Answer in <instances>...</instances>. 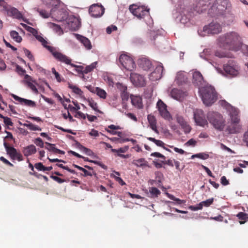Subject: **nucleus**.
Listing matches in <instances>:
<instances>
[{
    "instance_id": "obj_57",
    "label": "nucleus",
    "mask_w": 248,
    "mask_h": 248,
    "mask_svg": "<svg viewBox=\"0 0 248 248\" xmlns=\"http://www.w3.org/2000/svg\"><path fill=\"white\" fill-rule=\"evenodd\" d=\"M50 177L52 179H53L54 180L56 181V182H57L59 184H61V183H62L63 182H66V180H65L64 179H61V178H60V177H59L58 176H56L51 175Z\"/></svg>"
},
{
    "instance_id": "obj_64",
    "label": "nucleus",
    "mask_w": 248,
    "mask_h": 248,
    "mask_svg": "<svg viewBox=\"0 0 248 248\" xmlns=\"http://www.w3.org/2000/svg\"><path fill=\"white\" fill-rule=\"evenodd\" d=\"M16 70L20 75H24L26 72L25 70L23 69L18 65H17L16 66Z\"/></svg>"
},
{
    "instance_id": "obj_15",
    "label": "nucleus",
    "mask_w": 248,
    "mask_h": 248,
    "mask_svg": "<svg viewBox=\"0 0 248 248\" xmlns=\"http://www.w3.org/2000/svg\"><path fill=\"white\" fill-rule=\"evenodd\" d=\"M163 70L164 67L162 65H157L154 71L150 75V79L153 81H155L160 79L162 77Z\"/></svg>"
},
{
    "instance_id": "obj_40",
    "label": "nucleus",
    "mask_w": 248,
    "mask_h": 248,
    "mask_svg": "<svg viewBox=\"0 0 248 248\" xmlns=\"http://www.w3.org/2000/svg\"><path fill=\"white\" fill-rule=\"evenodd\" d=\"M237 217L239 219L243 220L240 221V224H244L246 222V220L248 219V215L244 212H239L237 215Z\"/></svg>"
},
{
    "instance_id": "obj_13",
    "label": "nucleus",
    "mask_w": 248,
    "mask_h": 248,
    "mask_svg": "<svg viewBox=\"0 0 248 248\" xmlns=\"http://www.w3.org/2000/svg\"><path fill=\"white\" fill-rule=\"evenodd\" d=\"M192 83L198 88L199 96L202 97V74L199 71L193 72Z\"/></svg>"
},
{
    "instance_id": "obj_31",
    "label": "nucleus",
    "mask_w": 248,
    "mask_h": 248,
    "mask_svg": "<svg viewBox=\"0 0 248 248\" xmlns=\"http://www.w3.org/2000/svg\"><path fill=\"white\" fill-rule=\"evenodd\" d=\"M88 102L89 105L94 111H95L99 113H101V114L103 113L102 111H101V110L98 109L97 103L96 102H95L93 99H88Z\"/></svg>"
},
{
    "instance_id": "obj_38",
    "label": "nucleus",
    "mask_w": 248,
    "mask_h": 248,
    "mask_svg": "<svg viewBox=\"0 0 248 248\" xmlns=\"http://www.w3.org/2000/svg\"><path fill=\"white\" fill-rule=\"evenodd\" d=\"M68 87L72 90L73 92L77 94L81 95L83 93V92L76 85L72 84H69Z\"/></svg>"
},
{
    "instance_id": "obj_61",
    "label": "nucleus",
    "mask_w": 248,
    "mask_h": 248,
    "mask_svg": "<svg viewBox=\"0 0 248 248\" xmlns=\"http://www.w3.org/2000/svg\"><path fill=\"white\" fill-rule=\"evenodd\" d=\"M29 32L32 33V34L35 37L38 33V31L34 28L30 27H28V31Z\"/></svg>"
},
{
    "instance_id": "obj_51",
    "label": "nucleus",
    "mask_w": 248,
    "mask_h": 248,
    "mask_svg": "<svg viewBox=\"0 0 248 248\" xmlns=\"http://www.w3.org/2000/svg\"><path fill=\"white\" fill-rule=\"evenodd\" d=\"M95 66L93 65V63H92L90 65L87 66L85 68H84V74H87L92 71L94 68Z\"/></svg>"
},
{
    "instance_id": "obj_14",
    "label": "nucleus",
    "mask_w": 248,
    "mask_h": 248,
    "mask_svg": "<svg viewBox=\"0 0 248 248\" xmlns=\"http://www.w3.org/2000/svg\"><path fill=\"white\" fill-rule=\"evenodd\" d=\"M130 80L136 86L143 87L145 85L144 77L137 73H131Z\"/></svg>"
},
{
    "instance_id": "obj_36",
    "label": "nucleus",
    "mask_w": 248,
    "mask_h": 248,
    "mask_svg": "<svg viewBox=\"0 0 248 248\" xmlns=\"http://www.w3.org/2000/svg\"><path fill=\"white\" fill-rule=\"evenodd\" d=\"M11 37L16 42L20 43L22 40V37L19 35L18 33L15 31H12L10 32Z\"/></svg>"
},
{
    "instance_id": "obj_9",
    "label": "nucleus",
    "mask_w": 248,
    "mask_h": 248,
    "mask_svg": "<svg viewBox=\"0 0 248 248\" xmlns=\"http://www.w3.org/2000/svg\"><path fill=\"white\" fill-rule=\"evenodd\" d=\"M129 9L133 15L139 19L142 18L149 14V10L146 9L144 6L132 5L129 6Z\"/></svg>"
},
{
    "instance_id": "obj_18",
    "label": "nucleus",
    "mask_w": 248,
    "mask_h": 248,
    "mask_svg": "<svg viewBox=\"0 0 248 248\" xmlns=\"http://www.w3.org/2000/svg\"><path fill=\"white\" fill-rule=\"evenodd\" d=\"M139 65L144 70H149L152 66V64L150 60L147 58H141L139 60Z\"/></svg>"
},
{
    "instance_id": "obj_7",
    "label": "nucleus",
    "mask_w": 248,
    "mask_h": 248,
    "mask_svg": "<svg viewBox=\"0 0 248 248\" xmlns=\"http://www.w3.org/2000/svg\"><path fill=\"white\" fill-rule=\"evenodd\" d=\"M48 51L58 61L67 65H71L72 59L65 54L58 51L54 47H48Z\"/></svg>"
},
{
    "instance_id": "obj_17",
    "label": "nucleus",
    "mask_w": 248,
    "mask_h": 248,
    "mask_svg": "<svg viewBox=\"0 0 248 248\" xmlns=\"http://www.w3.org/2000/svg\"><path fill=\"white\" fill-rule=\"evenodd\" d=\"M12 96L15 100L19 102L22 105L32 108L36 106L35 102L33 101L20 97L14 94H12Z\"/></svg>"
},
{
    "instance_id": "obj_46",
    "label": "nucleus",
    "mask_w": 248,
    "mask_h": 248,
    "mask_svg": "<svg viewBox=\"0 0 248 248\" xmlns=\"http://www.w3.org/2000/svg\"><path fill=\"white\" fill-rule=\"evenodd\" d=\"M11 13L17 18H20L22 17L21 14L16 8H12L11 9Z\"/></svg>"
},
{
    "instance_id": "obj_4",
    "label": "nucleus",
    "mask_w": 248,
    "mask_h": 248,
    "mask_svg": "<svg viewBox=\"0 0 248 248\" xmlns=\"http://www.w3.org/2000/svg\"><path fill=\"white\" fill-rule=\"evenodd\" d=\"M207 117L209 123L216 130H223L226 125V120L221 113L217 111H209Z\"/></svg>"
},
{
    "instance_id": "obj_20",
    "label": "nucleus",
    "mask_w": 248,
    "mask_h": 248,
    "mask_svg": "<svg viewBox=\"0 0 248 248\" xmlns=\"http://www.w3.org/2000/svg\"><path fill=\"white\" fill-rule=\"evenodd\" d=\"M232 62L229 61V64H224L223 68L225 72L227 74L232 76H236L238 74V71L236 69L234 65H232Z\"/></svg>"
},
{
    "instance_id": "obj_63",
    "label": "nucleus",
    "mask_w": 248,
    "mask_h": 248,
    "mask_svg": "<svg viewBox=\"0 0 248 248\" xmlns=\"http://www.w3.org/2000/svg\"><path fill=\"white\" fill-rule=\"evenodd\" d=\"M240 48L242 49L243 53L248 56V46L241 44Z\"/></svg>"
},
{
    "instance_id": "obj_27",
    "label": "nucleus",
    "mask_w": 248,
    "mask_h": 248,
    "mask_svg": "<svg viewBox=\"0 0 248 248\" xmlns=\"http://www.w3.org/2000/svg\"><path fill=\"white\" fill-rule=\"evenodd\" d=\"M46 144L47 145L45 148L50 152H52L55 154H59L61 155H64L65 152L61 150L56 148L55 145L54 144L50 143L47 142H45Z\"/></svg>"
},
{
    "instance_id": "obj_30",
    "label": "nucleus",
    "mask_w": 248,
    "mask_h": 248,
    "mask_svg": "<svg viewBox=\"0 0 248 248\" xmlns=\"http://www.w3.org/2000/svg\"><path fill=\"white\" fill-rule=\"evenodd\" d=\"M149 192L151 198H157L161 194L160 190L155 187H149Z\"/></svg>"
},
{
    "instance_id": "obj_6",
    "label": "nucleus",
    "mask_w": 248,
    "mask_h": 248,
    "mask_svg": "<svg viewBox=\"0 0 248 248\" xmlns=\"http://www.w3.org/2000/svg\"><path fill=\"white\" fill-rule=\"evenodd\" d=\"M119 62L126 70L131 71L136 68L133 58L125 53L122 54L119 57Z\"/></svg>"
},
{
    "instance_id": "obj_49",
    "label": "nucleus",
    "mask_w": 248,
    "mask_h": 248,
    "mask_svg": "<svg viewBox=\"0 0 248 248\" xmlns=\"http://www.w3.org/2000/svg\"><path fill=\"white\" fill-rule=\"evenodd\" d=\"M25 54L28 57V58L31 61L34 60L33 56L31 54V51L27 48L23 49Z\"/></svg>"
},
{
    "instance_id": "obj_8",
    "label": "nucleus",
    "mask_w": 248,
    "mask_h": 248,
    "mask_svg": "<svg viewBox=\"0 0 248 248\" xmlns=\"http://www.w3.org/2000/svg\"><path fill=\"white\" fill-rule=\"evenodd\" d=\"M156 107L160 116L169 122L172 120V118L170 113L167 110V105L161 100L159 99L157 101L156 104Z\"/></svg>"
},
{
    "instance_id": "obj_19",
    "label": "nucleus",
    "mask_w": 248,
    "mask_h": 248,
    "mask_svg": "<svg viewBox=\"0 0 248 248\" xmlns=\"http://www.w3.org/2000/svg\"><path fill=\"white\" fill-rule=\"evenodd\" d=\"M76 38L83 44L84 47L87 50H90L92 48V46L90 40L87 37L81 35L76 34Z\"/></svg>"
},
{
    "instance_id": "obj_1",
    "label": "nucleus",
    "mask_w": 248,
    "mask_h": 248,
    "mask_svg": "<svg viewBox=\"0 0 248 248\" xmlns=\"http://www.w3.org/2000/svg\"><path fill=\"white\" fill-rule=\"evenodd\" d=\"M218 104L227 111L230 117L231 123L227 127V131L230 134L239 132L241 126L239 124L240 119L239 116V111L238 109L232 106L225 100H220Z\"/></svg>"
},
{
    "instance_id": "obj_2",
    "label": "nucleus",
    "mask_w": 248,
    "mask_h": 248,
    "mask_svg": "<svg viewBox=\"0 0 248 248\" xmlns=\"http://www.w3.org/2000/svg\"><path fill=\"white\" fill-rule=\"evenodd\" d=\"M241 44V37L234 31L220 35L217 39L218 46L225 49L237 51L240 48Z\"/></svg>"
},
{
    "instance_id": "obj_3",
    "label": "nucleus",
    "mask_w": 248,
    "mask_h": 248,
    "mask_svg": "<svg viewBox=\"0 0 248 248\" xmlns=\"http://www.w3.org/2000/svg\"><path fill=\"white\" fill-rule=\"evenodd\" d=\"M218 95L214 87L206 85L202 80V103L205 106H212L217 100Z\"/></svg>"
},
{
    "instance_id": "obj_59",
    "label": "nucleus",
    "mask_w": 248,
    "mask_h": 248,
    "mask_svg": "<svg viewBox=\"0 0 248 248\" xmlns=\"http://www.w3.org/2000/svg\"><path fill=\"white\" fill-rule=\"evenodd\" d=\"M39 14L44 18H48L50 15V13L43 10H40Z\"/></svg>"
},
{
    "instance_id": "obj_28",
    "label": "nucleus",
    "mask_w": 248,
    "mask_h": 248,
    "mask_svg": "<svg viewBox=\"0 0 248 248\" xmlns=\"http://www.w3.org/2000/svg\"><path fill=\"white\" fill-rule=\"evenodd\" d=\"M175 80L178 84L181 85L187 81V78L185 73L179 72L177 74Z\"/></svg>"
},
{
    "instance_id": "obj_24",
    "label": "nucleus",
    "mask_w": 248,
    "mask_h": 248,
    "mask_svg": "<svg viewBox=\"0 0 248 248\" xmlns=\"http://www.w3.org/2000/svg\"><path fill=\"white\" fill-rule=\"evenodd\" d=\"M25 156H28L36 152V148L34 145H30L24 148L23 150Z\"/></svg>"
},
{
    "instance_id": "obj_50",
    "label": "nucleus",
    "mask_w": 248,
    "mask_h": 248,
    "mask_svg": "<svg viewBox=\"0 0 248 248\" xmlns=\"http://www.w3.org/2000/svg\"><path fill=\"white\" fill-rule=\"evenodd\" d=\"M34 143L38 146L41 148L44 147V142L40 138H37L35 139Z\"/></svg>"
},
{
    "instance_id": "obj_58",
    "label": "nucleus",
    "mask_w": 248,
    "mask_h": 248,
    "mask_svg": "<svg viewBox=\"0 0 248 248\" xmlns=\"http://www.w3.org/2000/svg\"><path fill=\"white\" fill-rule=\"evenodd\" d=\"M117 87L121 93L127 92V87L121 83H118L117 84Z\"/></svg>"
},
{
    "instance_id": "obj_44",
    "label": "nucleus",
    "mask_w": 248,
    "mask_h": 248,
    "mask_svg": "<svg viewBox=\"0 0 248 248\" xmlns=\"http://www.w3.org/2000/svg\"><path fill=\"white\" fill-rule=\"evenodd\" d=\"M44 2L48 5V7H55L58 3V0H45Z\"/></svg>"
},
{
    "instance_id": "obj_32",
    "label": "nucleus",
    "mask_w": 248,
    "mask_h": 248,
    "mask_svg": "<svg viewBox=\"0 0 248 248\" xmlns=\"http://www.w3.org/2000/svg\"><path fill=\"white\" fill-rule=\"evenodd\" d=\"M147 139L149 140L154 142L157 146L161 147L163 148L164 149H165L167 151H170V150L169 149H168L164 147L165 144L162 141H161L160 140H156L154 138H152V137L147 138Z\"/></svg>"
},
{
    "instance_id": "obj_25",
    "label": "nucleus",
    "mask_w": 248,
    "mask_h": 248,
    "mask_svg": "<svg viewBox=\"0 0 248 248\" xmlns=\"http://www.w3.org/2000/svg\"><path fill=\"white\" fill-rule=\"evenodd\" d=\"M132 164L137 167H141L142 168L149 167L148 162L143 158L134 160L132 162Z\"/></svg>"
},
{
    "instance_id": "obj_48",
    "label": "nucleus",
    "mask_w": 248,
    "mask_h": 248,
    "mask_svg": "<svg viewBox=\"0 0 248 248\" xmlns=\"http://www.w3.org/2000/svg\"><path fill=\"white\" fill-rule=\"evenodd\" d=\"M81 171H82V172H84V174H81V175L85 177L87 176H92L93 175L96 174V173L95 172V171H89L83 168H82V170H81Z\"/></svg>"
},
{
    "instance_id": "obj_11",
    "label": "nucleus",
    "mask_w": 248,
    "mask_h": 248,
    "mask_svg": "<svg viewBox=\"0 0 248 248\" xmlns=\"http://www.w3.org/2000/svg\"><path fill=\"white\" fill-rule=\"evenodd\" d=\"M105 11L103 6L98 3L92 5L89 8V13L92 17H98L102 16Z\"/></svg>"
},
{
    "instance_id": "obj_35",
    "label": "nucleus",
    "mask_w": 248,
    "mask_h": 248,
    "mask_svg": "<svg viewBox=\"0 0 248 248\" xmlns=\"http://www.w3.org/2000/svg\"><path fill=\"white\" fill-rule=\"evenodd\" d=\"M68 24L74 30L78 29L79 27V22L77 18H73L69 19Z\"/></svg>"
},
{
    "instance_id": "obj_16",
    "label": "nucleus",
    "mask_w": 248,
    "mask_h": 248,
    "mask_svg": "<svg viewBox=\"0 0 248 248\" xmlns=\"http://www.w3.org/2000/svg\"><path fill=\"white\" fill-rule=\"evenodd\" d=\"M177 122L179 124L185 133H188L191 131V128L184 117L179 114L176 115Z\"/></svg>"
},
{
    "instance_id": "obj_10",
    "label": "nucleus",
    "mask_w": 248,
    "mask_h": 248,
    "mask_svg": "<svg viewBox=\"0 0 248 248\" xmlns=\"http://www.w3.org/2000/svg\"><path fill=\"white\" fill-rule=\"evenodd\" d=\"M222 31V27L220 24L217 22H212L208 25L205 26L202 31L207 34H217Z\"/></svg>"
},
{
    "instance_id": "obj_12",
    "label": "nucleus",
    "mask_w": 248,
    "mask_h": 248,
    "mask_svg": "<svg viewBox=\"0 0 248 248\" xmlns=\"http://www.w3.org/2000/svg\"><path fill=\"white\" fill-rule=\"evenodd\" d=\"M4 146L7 154L12 159H16L18 161H21L23 160L22 155L20 153L17 152L16 149L14 147L9 146L6 142L4 143Z\"/></svg>"
},
{
    "instance_id": "obj_53",
    "label": "nucleus",
    "mask_w": 248,
    "mask_h": 248,
    "mask_svg": "<svg viewBox=\"0 0 248 248\" xmlns=\"http://www.w3.org/2000/svg\"><path fill=\"white\" fill-rule=\"evenodd\" d=\"M214 202V198H210L205 201H202V206L208 207L213 203Z\"/></svg>"
},
{
    "instance_id": "obj_23",
    "label": "nucleus",
    "mask_w": 248,
    "mask_h": 248,
    "mask_svg": "<svg viewBox=\"0 0 248 248\" xmlns=\"http://www.w3.org/2000/svg\"><path fill=\"white\" fill-rule=\"evenodd\" d=\"M170 94L172 97L178 100H180L185 96L184 93L178 89H172L170 92Z\"/></svg>"
},
{
    "instance_id": "obj_5",
    "label": "nucleus",
    "mask_w": 248,
    "mask_h": 248,
    "mask_svg": "<svg viewBox=\"0 0 248 248\" xmlns=\"http://www.w3.org/2000/svg\"><path fill=\"white\" fill-rule=\"evenodd\" d=\"M230 5L228 0H217L209 9V12L212 16L222 15Z\"/></svg>"
},
{
    "instance_id": "obj_34",
    "label": "nucleus",
    "mask_w": 248,
    "mask_h": 248,
    "mask_svg": "<svg viewBox=\"0 0 248 248\" xmlns=\"http://www.w3.org/2000/svg\"><path fill=\"white\" fill-rule=\"evenodd\" d=\"M35 38L40 42L41 43L42 46L46 48L48 50V47H52L51 46H49L47 45V42L46 41L40 34L38 33L35 36Z\"/></svg>"
},
{
    "instance_id": "obj_54",
    "label": "nucleus",
    "mask_w": 248,
    "mask_h": 248,
    "mask_svg": "<svg viewBox=\"0 0 248 248\" xmlns=\"http://www.w3.org/2000/svg\"><path fill=\"white\" fill-rule=\"evenodd\" d=\"M52 73L55 75V77L56 79V80H57L58 82H61V76L60 75V74H59L58 72H57L55 68H52Z\"/></svg>"
},
{
    "instance_id": "obj_56",
    "label": "nucleus",
    "mask_w": 248,
    "mask_h": 248,
    "mask_svg": "<svg viewBox=\"0 0 248 248\" xmlns=\"http://www.w3.org/2000/svg\"><path fill=\"white\" fill-rule=\"evenodd\" d=\"M50 24L51 25L50 27L53 28L56 32H59L62 31V29L60 26L52 23H50Z\"/></svg>"
},
{
    "instance_id": "obj_45",
    "label": "nucleus",
    "mask_w": 248,
    "mask_h": 248,
    "mask_svg": "<svg viewBox=\"0 0 248 248\" xmlns=\"http://www.w3.org/2000/svg\"><path fill=\"white\" fill-rule=\"evenodd\" d=\"M78 148L82 150L84 152H85L88 155L90 156L93 154V151L81 145V144L79 145Z\"/></svg>"
},
{
    "instance_id": "obj_26",
    "label": "nucleus",
    "mask_w": 248,
    "mask_h": 248,
    "mask_svg": "<svg viewBox=\"0 0 248 248\" xmlns=\"http://www.w3.org/2000/svg\"><path fill=\"white\" fill-rule=\"evenodd\" d=\"M193 115L196 124L199 126H202V110L199 109H194Z\"/></svg>"
},
{
    "instance_id": "obj_52",
    "label": "nucleus",
    "mask_w": 248,
    "mask_h": 248,
    "mask_svg": "<svg viewBox=\"0 0 248 248\" xmlns=\"http://www.w3.org/2000/svg\"><path fill=\"white\" fill-rule=\"evenodd\" d=\"M121 96L123 103H125L129 99V93L127 92L121 93Z\"/></svg>"
},
{
    "instance_id": "obj_62",
    "label": "nucleus",
    "mask_w": 248,
    "mask_h": 248,
    "mask_svg": "<svg viewBox=\"0 0 248 248\" xmlns=\"http://www.w3.org/2000/svg\"><path fill=\"white\" fill-rule=\"evenodd\" d=\"M152 156H155L156 157H159L161 158H162L163 160H165L166 159V157L164 155H162L161 154L158 153V152H154L151 154V155Z\"/></svg>"
},
{
    "instance_id": "obj_37",
    "label": "nucleus",
    "mask_w": 248,
    "mask_h": 248,
    "mask_svg": "<svg viewBox=\"0 0 248 248\" xmlns=\"http://www.w3.org/2000/svg\"><path fill=\"white\" fill-rule=\"evenodd\" d=\"M95 92L101 98L105 99L106 98L107 93L105 90L99 87H96Z\"/></svg>"
},
{
    "instance_id": "obj_60",
    "label": "nucleus",
    "mask_w": 248,
    "mask_h": 248,
    "mask_svg": "<svg viewBox=\"0 0 248 248\" xmlns=\"http://www.w3.org/2000/svg\"><path fill=\"white\" fill-rule=\"evenodd\" d=\"M117 30V28L116 26L114 25H111V26H108L106 30L108 34H110L112 31H116Z\"/></svg>"
},
{
    "instance_id": "obj_43",
    "label": "nucleus",
    "mask_w": 248,
    "mask_h": 248,
    "mask_svg": "<svg viewBox=\"0 0 248 248\" xmlns=\"http://www.w3.org/2000/svg\"><path fill=\"white\" fill-rule=\"evenodd\" d=\"M71 66L73 67L76 68L75 70L77 73L83 75V74H84V70H83L84 67L83 66L76 65L74 63H72Z\"/></svg>"
},
{
    "instance_id": "obj_22",
    "label": "nucleus",
    "mask_w": 248,
    "mask_h": 248,
    "mask_svg": "<svg viewBox=\"0 0 248 248\" xmlns=\"http://www.w3.org/2000/svg\"><path fill=\"white\" fill-rule=\"evenodd\" d=\"M25 83L28 87L30 88L33 92L37 93L38 92L37 89L35 86L32 83L33 79L31 76L26 74L25 75Z\"/></svg>"
},
{
    "instance_id": "obj_42",
    "label": "nucleus",
    "mask_w": 248,
    "mask_h": 248,
    "mask_svg": "<svg viewBox=\"0 0 248 248\" xmlns=\"http://www.w3.org/2000/svg\"><path fill=\"white\" fill-rule=\"evenodd\" d=\"M215 55L219 58H225V57H232V56L226 52H220L219 51H216L215 52Z\"/></svg>"
},
{
    "instance_id": "obj_33",
    "label": "nucleus",
    "mask_w": 248,
    "mask_h": 248,
    "mask_svg": "<svg viewBox=\"0 0 248 248\" xmlns=\"http://www.w3.org/2000/svg\"><path fill=\"white\" fill-rule=\"evenodd\" d=\"M24 126L27 127L31 131H41L42 128L30 122H27V123L24 124Z\"/></svg>"
},
{
    "instance_id": "obj_47",
    "label": "nucleus",
    "mask_w": 248,
    "mask_h": 248,
    "mask_svg": "<svg viewBox=\"0 0 248 248\" xmlns=\"http://www.w3.org/2000/svg\"><path fill=\"white\" fill-rule=\"evenodd\" d=\"M34 167L39 171H45V166L41 162L36 163L34 164Z\"/></svg>"
},
{
    "instance_id": "obj_55",
    "label": "nucleus",
    "mask_w": 248,
    "mask_h": 248,
    "mask_svg": "<svg viewBox=\"0 0 248 248\" xmlns=\"http://www.w3.org/2000/svg\"><path fill=\"white\" fill-rule=\"evenodd\" d=\"M3 122L7 126H13V123L12 122V120L11 118L5 117L3 119Z\"/></svg>"
},
{
    "instance_id": "obj_41",
    "label": "nucleus",
    "mask_w": 248,
    "mask_h": 248,
    "mask_svg": "<svg viewBox=\"0 0 248 248\" xmlns=\"http://www.w3.org/2000/svg\"><path fill=\"white\" fill-rule=\"evenodd\" d=\"M104 80L110 86H112L113 84V78L111 77L108 76L107 74L103 75Z\"/></svg>"
},
{
    "instance_id": "obj_21",
    "label": "nucleus",
    "mask_w": 248,
    "mask_h": 248,
    "mask_svg": "<svg viewBox=\"0 0 248 248\" xmlns=\"http://www.w3.org/2000/svg\"><path fill=\"white\" fill-rule=\"evenodd\" d=\"M130 98L133 106L138 108H143L142 99L140 96L131 95Z\"/></svg>"
},
{
    "instance_id": "obj_29",
    "label": "nucleus",
    "mask_w": 248,
    "mask_h": 248,
    "mask_svg": "<svg viewBox=\"0 0 248 248\" xmlns=\"http://www.w3.org/2000/svg\"><path fill=\"white\" fill-rule=\"evenodd\" d=\"M147 119L152 129L157 133L158 130L156 127V121L155 117L154 115L149 114L148 115Z\"/></svg>"
},
{
    "instance_id": "obj_39",
    "label": "nucleus",
    "mask_w": 248,
    "mask_h": 248,
    "mask_svg": "<svg viewBox=\"0 0 248 248\" xmlns=\"http://www.w3.org/2000/svg\"><path fill=\"white\" fill-rule=\"evenodd\" d=\"M166 195L168 198L176 202L178 204H181L186 203V201L180 200L179 198H176L174 196L169 193H166Z\"/></svg>"
}]
</instances>
